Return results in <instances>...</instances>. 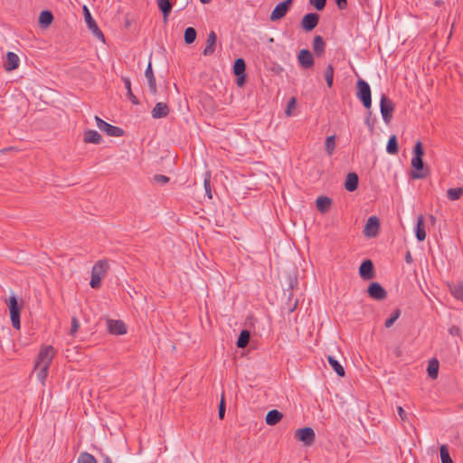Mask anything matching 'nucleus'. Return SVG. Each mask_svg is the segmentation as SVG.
Returning a JSON list of instances; mask_svg holds the SVG:
<instances>
[{
    "instance_id": "10",
    "label": "nucleus",
    "mask_w": 463,
    "mask_h": 463,
    "mask_svg": "<svg viewBox=\"0 0 463 463\" xmlns=\"http://www.w3.org/2000/svg\"><path fill=\"white\" fill-rule=\"evenodd\" d=\"M293 4V0H284L279 3L275 8L272 10L269 19L272 22L282 19L287 13L289 11L291 5Z\"/></svg>"
},
{
    "instance_id": "57",
    "label": "nucleus",
    "mask_w": 463,
    "mask_h": 463,
    "mask_svg": "<svg viewBox=\"0 0 463 463\" xmlns=\"http://www.w3.org/2000/svg\"><path fill=\"white\" fill-rule=\"evenodd\" d=\"M202 4H209L212 0H200Z\"/></svg>"
},
{
    "instance_id": "5",
    "label": "nucleus",
    "mask_w": 463,
    "mask_h": 463,
    "mask_svg": "<svg viewBox=\"0 0 463 463\" xmlns=\"http://www.w3.org/2000/svg\"><path fill=\"white\" fill-rule=\"evenodd\" d=\"M356 97L361 100L365 109L372 106V93L369 84L362 79L356 82Z\"/></svg>"
},
{
    "instance_id": "52",
    "label": "nucleus",
    "mask_w": 463,
    "mask_h": 463,
    "mask_svg": "<svg viewBox=\"0 0 463 463\" xmlns=\"http://www.w3.org/2000/svg\"><path fill=\"white\" fill-rule=\"evenodd\" d=\"M386 295V290L378 283V300L384 299Z\"/></svg>"
},
{
    "instance_id": "43",
    "label": "nucleus",
    "mask_w": 463,
    "mask_h": 463,
    "mask_svg": "<svg viewBox=\"0 0 463 463\" xmlns=\"http://www.w3.org/2000/svg\"><path fill=\"white\" fill-rule=\"evenodd\" d=\"M298 299H295L293 302H292V298H291V294L289 295L288 297V302L285 304V307L288 312L290 314V313H293L297 307H298Z\"/></svg>"
},
{
    "instance_id": "44",
    "label": "nucleus",
    "mask_w": 463,
    "mask_h": 463,
    "mask_svg": "<svg viewBox=\"0 0 463 463\" xmlns=\"http://www.w3.org/2000/svg\"><path fill=\"white\" fill-rule=\"evenodd\" d=\"M296 103H297V100H296V98H294V97H292L288 101L287 108H286V110H285L286 116H288V117L292 116V109H294L296 108Z\"/></svg>"
},
{
    "instance_id": "21",
    "label": "nucleus",
    "mask_w": 463,
    "mask_h": 463,
    "mask_svg": "<svg viewBox=\"0 0 463 463\" xmlns=\"http://www.w3.org/2000/svg\"><path fill=\"white\" fill-rule=\"evenodd\" d=\"M359 183L358 175L355 173H349L345 182V188L348 192H354L357 189Z\"/></svg>"
},
{
    "instance_id": "39",
    "label": "nucleus",
    "mask_w": 463,
    "mask_h": 463,
    "mask_svg": "<svg viewBox=\"0 0 463 463\" xmlns=\"http://www.w3.org/2000/svg\"><path fill=\"white\" fill-rule=\"evenodd\" d=\"M78 463H97L93 455L88 452H81L78 458Z\"/></svg>"
},
{
    "instance_id": "6",
    "label": "nucleus",
    "mask_w": 463,
    "mask_h": 463,
    "mask_svg": "<svg viewBox=\"0 0 463 463\" xmlns=\"http://www.w3.org/2000/svg\"><path fill=\"white\" fill-rule=\"evenodd\" d=\"M84 20L86 22L88 29L92 34L102 43H105V37L102 31L98 26L96 21L91 16V14L86 5L83 6Z\"/></svg>"
},
{
    "instance_id": "60",
    "label": "nucleus",
    "mask_w": 463,
    "mask_h": 463,
    "mask_svg": "<svg viewBox=\"0 0 463 463\" xmlns=\"http://www.w3.org/2000/svg\"><path fill=\"white\" fill-rule=\"evenodd\" d=\"M377 225H378V228H379V227H380V222H379V221H378V222H377Z\"/></svg>"
},
{
    "instance_id": "1",
    "label": "nucleus",
    "mask_w": 463,
    "mask_h": 463,
    "mask_svg": "<svg viewBox=\"0 0 463 463\" xmlns=\"http://www.w3.org/2000/svg\"><path fill=\"white\" fill-rule=\"evenodd\" d=\"M55 354L56 351L52 345L41 348L38 353L34 371L36 373L37 379L42 383V384H44L46 381L49 368Z\"/></svg>"
},
{
    "instance_id": "49",
    "label": "nucleus",
    "mask_w": 463,
    "mask_h": 463,
    "mask_svg": "<svg viewBox=\"0 0 463 463\" xmlns=\"http://www.w3.org/2000/svg\"><path fill=\"white\" fill-rule=\"evenodd\" d=\"M154 180L156 182V183H160V184H167L170 180V178L166 175H156L154 176Z\"/></svg>"
},
{
    "instance_id": "31",
    "label": "nucleus",
    "mask_w": 463,
    "mask_h": 463,
    "mask_svg": "<svg viewBox=\"0 0 463 463\" xmlns=\"http://www.w3.org/2000/svg\"><path fill=\"white\" fill-rule=\"evenodd\" d=\"M386 151L388 154H391V155H396L398 153L399 146H398V140H397V137L395 135H392L390 137L388 143H387Z\"/></svg>"
},
{
    "instance_id": "35",
    "label": "nucleus",
    "mask_w": 463,
    "mask_h": 463,
    "mask_svg": "<svg viewBox=\"0 0 463 463\" xmlns=\"http://www.w3.org/2000/svg\"><path fill=\"white\" fill-rule=\"evenodd\" d=\"M246 71V63L242 58H238L235 60L233 64V73L234 75L243 74Z\"/></svg>"
},
{
    "instance_id": "58",
    "label": "nucleus",
    "mask_w": 463,
    "mask_h": 463,
    "mask_svg": "<svg viewBox=\"0 0 463 463\" xmlns=\"http://www.w3.org/2000/svg\"><path fill=\"white\" fill-rule=\"evenodd\" d=\"M430 221H431L432 222H435V220H436V219H435V217H434L433 215H430Z\"/></svg>"
},
{
    "instance_id": "55",
    "label": "nucleus",
    "mask_w": 463,
    "mask_h": 463,
    "mask_svg": "<svg viewBox=\"0 0 463 463\" xmlns=\"http://www.w3.org/2000/svg\"><path fill=\"white\" fill-rule=\"evenodd\" d=\"M412 260H412L411 254V252L408 250V251L406 252V254H405V261H406L407 263H409V264H410V263H411V262H412Z\"/></svg>"
},
{
    "instance_id": "4",
    "label": "nucleus",
    "mask_w": 463,
    "mask_h": 463,
    "mask_svg": "<svg viewBox=\"0 0 463 463\" xmlns=\"http://www.w3.org/2000/svg\"><path fill=\"white\" fill-rule=\"evenodd\" d=\"M6 304L9 308L10 318H11V323H12L13 327L15 329H20V327H21L20 317H21V310L23 307V301H21L19 303L17 298L13 295L8 298V300L6 301Z\"/></svg>"
},
{
    "instance_id": "48",
    "label": "nucleus",
    "mask_w": 463,
    "mask_h": 463,
    "mask_svg": "<svg viewBox=\"0 0 463 463\" xmlns=\"http://www.w3.org/2000/svg\"><path fill=\"white\" fill-rule=\"evenodd\" d=\"M80 327V322L76 317L71 319V335H74Z\"/></svg>"
},
{
    "instance_id": "16",
    "label": "nucleus",
    "mask_w": 463,
    "mask_h": 463,
    "mask_svg": "<svg viewBox=\"0 0 463 463\" xmlns=\"http://www.w3.org/2000/svg\"><path fill=\"white\" fill-rule=\"evenodd\" d=\"M169 108L166 103L157 102L151 111L153 118H163L168 116Z\"/></svg>"
},
{
    "instance_id": "29",
    "label": "nucleus",
    "mask_w": 463,
    "mask_h": 463,
    "mask_svg": "<svg viewBox=\"0 0 463 463\" xmlns=\"http://www.w3.org/2000/svg\"><path fill=\"white\" fill-rule=\"evenodd\" d=\"M313 49L317 56H320L325 52V42L320 35H316L313 41Z\"/></svg>"
},
{
    "instance_id": "37",
    "label": "nucleus",
    "mask_w": 463,
    "mask_h": 463,
    "mask_svg": "<svg viewBox=\"0 0 463 463\" xmlns=\"http://www.w3.org/2000/svg\"><path fill=\"white\" fill-rule=\"evenodd\" d=\"M325 79L326 81V85L328 88L333 86L334 80V67L331 64H328L324 72Z\"/></svg>"
},
{
    "instance_id": "25",
    "label": "nucleus",
    "mask_w": 463,
    "mask_h": 463,
    "mask_svg": "<svg viewBox=\"0 0 463 463\" xmlns=\"http://www.w3.org/2000/svg\"><path fill=\"white\" fill-rule=\"evenodd\" d=\"M439 363L436 358H432L429 361L427 372L430 379L435 380L438 378Z\"/></svg>"
},
{
    "instance_id": "7",
    "label": "nucleus",
    "mask_w": 463,
    "mask_h": 463,
    "mask_svg": "<svg viewBox=\"0 0 463 463\" xmlns=\"http://www.w3.org/2000/svg\"><path fill=\"white\" fill-rule=\"evenodd\" d=\"M95 121L97 127L109 137H119L125 133L121 128L110 125L98 116H95Z\"/></svg>"
},
{
    "instance_id": "54",
    "label": "nucleus",
    "mask_w": 463,
    "mask_h": 463,
    "mask_svg": "<svg viewBox=\"0 0 463 463\" xmlns=\"http://www.w3.org/2000/svg\"><path fill=\"white\" fill-rule=\"evenodd\" d=\"M397 411H398V414H399L401 420L402 421H405L407 420V413H406V411L401 406L398 407Z\"/></svg>"
},
{
    "instance_id": "8",
    "label": "nucleus",
    "mask_w": 463,
    "mask_h": 463,
    "mask_svg": "<svg viewBox=\"0 0 463 463\" xmlns=\"http://www.w3.org/2000/svg\"><path fill=\"white\" fill-rule=\"evenodd\" d=\"M394 110V103L392 99L387 98L385 95H382L380 99V111L383 121L389 124L392 118V113Z\"/></svg>"
},
{
    "instance_id": "2",
    "label": "nucleus",
    "mask_w": 463,
    "mask_h": 463,
    "mask_svg": "<svg viewBox=\"0 0 463 463\" xmlns=\"http://www.w3.org/2000/svg\"><path fill=\"white\" fill-rule=\"evenodd\" d=\"M412 158H411V169L410 172V176L411 179H424L430 175V169L425 165L423 162L424 156V149L422 143L420 141H417L412 149Z\"/></svg>"
},
{
    "instance_id": "17",
    "label": "nucleus",
    "mask_w": 463,
    "mask_h": 463,
    "mask_svg": "<svg viewBox=\"0 0 463 463\" xmlns=\"http://www.w3.org/2000/svg\"><path fill=\"white\" fill-rule=\"evenodd\" d=\"M145 76H146V78L147 80L150 92L153 95H156V92H157V88H156V78H155V75H154V72H153L151 61L148 62V65H147V67H146V69L145 71Z\"/></svg>"
},
{
    "instance_id": "18",
    "label": "nucleus",
    "mask_w": 463,
    "mask_h": 463,
    "mask_svg": "<svg viewBox=\"0 0 463 463\" xmlns=\"http://www.w3.org/2000/svg\"><path fill=\"white\" fill-rule=\"evenodd\" d=\"M216 40H217L216 33L213 31H211L207 36L206 47L203 51V54L204 56H210L214 52Z\"/></svg>"
},
{
    "instance_id": "27",
    "label": "nucleus",
    "mask_w": 463,
    "mask_h": 463,
    "mask_svg": "<svg viewBox=\"0 0 463 463\" xmlns=\"http://www.w3.org/2000/svg\"><path fill=\"white\" fill-rule=\"evenodd\" d=\"M122 81L124 82L125 88L127 90V96L128 99L134 104L137 105L139 104L138 99L133 94L131 90V81L130 79L128 77H122Z\"/></svg>"
},
{
    "instance_id": "56",
    "label": "nucleus",
    "mask_w": 463,
    "mask_h": 463,
    "mask_svg": "<svg viewBox=\"0 0 463 463\" xmlns=\"http://www.w3.org/2000/svg\"><path fill=\"white\" fill-rule=\"evenodd\" d=\"M102 463H112L111 459L106 456L102 461Z\"/></svg>"
},
{
    "instance_id": "15",
    "label": "nucleus",
    "mask_w": 463,
    "mask_h": 463,
    "mask_svg": "<svg viewBox=\"0 0 463 463\" xmlns=\"http://www.w3.org/2000/svg\"><path fill=\"white\" fill-rule=\"evenodd\" d=\"M19 57L13 52L6 53V61L4 63V68L6 71H12L19 67Z\"/></svg>"
},
{
    "instance_id": "45",
    "label": "nucleus",
    "mask_w": 463,
    "mask_h": 463,
    "mask_svg": "<svg viewBox=\"0 0 463 463\" xmlns=\"http://www.w3.org/2000/svg\"><path fill=\"white\" fill-rule=\"evenodd\" d=\"M225 411H226V404H225L224 395L222 394L220 403H219V408H218V416L221 420H222L224 418Z\"/></svg>"
},
{
    "instance_id": "50",
    "label": "nucleus",
    "mask_w": 463,
    "mask_h": 463,
    "mask_svg": "<svg viewBox=\"0 0 463 463\" xmlns=\"http://www.w3.org/2000/svg\"><path fill=\"white\" fill-rule=\"evenodd\" d=\"M236 83L239 87H242L246 82V73L235 75Z\"/></svg>"
},
{
    "instance_id": "19",
    "label": "nucleus",
    "mask_w": 463,
    "mask_h": 463,
    "mask_svg": "<svg viewBox=\"0 0 463 463\" xmlns=\"http://www.w3.org/2000/svg\"><path fill=\"white\" fill-rule=\"evenodd\" d=\"M415 235L419 241H423L426 239L425 222L422 214L417 218Z\"/></svg>"
},
{
    "instance_id": "22",
    "label": "nucleus",
    "mask_w": 463,
    "mask_h": 463,
    "mask_svg": "<svg viewBox=\"0 0 463 463\" xmlns=\"http://www.w3.org/2000/svg\"><path fill=\"white\" fill-rule=\"evenodd\" d=\"M332 204V200L327 196H319L316 201L317 210L322 213H327Z\"/></svg>"
},
{
    "instance_id": "14",
    "label": "nucleus",
    "mask_w": 463,
    "mask_h": 463,
    "mask_svg": "<svg viewBox=\"0 0 463 463\" xmlns=\"http://www.w3.org/2000/svg\"><path fill=\"white\" fill-rule=\"evenodd\" d=\"M108 329L112 335H121L127 333V326L122 320H108Z\"/></svg>"
},
{
    "instance_id": "30",
    "label": "nucleus",
    "mask_w": 463,
    "mask_h": 463,
    "mask_svg": "<svg viewBox=\"0 0 463 463\" xmlns=\"http://www.w3.org/2000/svg\"><path fill=\"white\" fill-rule=\"evenodd\" d=\"M250 338V333L249 330H241L236 342V345L239 348H244L248 345Z\"/></svg>"
},
{
    "instance_id": "13",
    "label": "nucleus",
    "mask_w": 463,
    "mask_h": 463,
    "mask_svg": "<svg viewBox=\"0 0 463 463\" xmlns=\"http://www.w3.org/2000/svg\"><path fill=\"white\" fill-rule=\"evenodd\" d=\"M298 60L300 66L307 70L310 69L314 65V58L310 51L307 49H302L298 55Z\"/></svg>"
},
{
    "instance_id": "53",
    "label": "nucleus",
    "mask_w": 463,
    "mask_h": 463,
    "mask_svg": "<svg viewBox=\"0 0 463 463\" xmlns=\"http://www.w3.org/2000/svg\"><path fill=\"white\" fill-rule=\"evenodd\" d=\"M335 4L340 10H345L347 7V0H335Z\"/></svg>"
},
{
    "instance_id": "38",
    "label": "nucleus",
    "mask_w": 463,
    "mask_h": 463,
    "mask_svg": "<svg viewBox=\"0 0 463 463\" xmlns=\"http://www.w3.org/2000/svg\"><path fill=\"white\" fill-rule=\"evenodd\" d=\"M450 292L457 299L463 301V281L451 288Z\"/></svg>"
},
{
    "instance_id": "46",
    "label": "nucleus",
    "mask_w": 463,
    "mask_h": 463,
    "mask_svg": "<svg viewBox=\"0 0 463 463\" xmlns=\"http://www.w3.org/2000/svg\"><path fill=\"white\" fill-rule=\"evenodd\" d=\"M309 3L317 10L322 11L326 5V0H309Z\"/></svg>"
},
{
    "instance_id": "41",
    "label": "nucleus",
    "mask_w": 463,
    "mask_h": 463,
    "mask_svg": "<svg viewBox=\"0 0 463 463\" xmlns=\"http://www.w3.org/2000/svg\"><path fill=\"white\" fill-rule=\"evenodd\" d=\"M440 458L442 463H453L446 445L440 447Z\"/></svg>"
},
{
    "instance_id": "42",
    "label": "nucleus",
    "mask_w": 463,
    "mask_h": 463,
    "mask_svg": "<svg viewBox=\"0 0 463 463\" xmlns=\"http://www.w3.org/2000/svg\"><path fill=\"white\" fill-rule=\"evenodd\" d=\"M203 186L205 189V194L208 196V198L212 199V191H211V175L210 173H206L204 180H203Z\"/></svg>"
},
{
    "instance_id": "3",
    "label": "nucleus",
    "mask_w": 463,
    "mask_h": 463,
    "mask_svg": "<svg viewBox=\"0 0 463 463\" xmlns=\"http://www.w3.org/2000/svg\"><path fill=\"white\" fill-rule=\"evenodd\" d=\"M109 269V263L106 260H100L92 267L90 286L98 288L101 279L106 276Z\"/></svg>"
},
{
    "instance_id": "33",
    "label": "nucleus",
    "mask_w": 463,
    "mask_h": 463,
    "mask_svg": "<svg viewBox=\"0 0 463 463\" xmlns=\"http://www.w3.org/2000/svg\"><path fill=\"white\" fill-rule=\"evenodd\" d=\"M402 311L400 308L396 307L395 309H393L390 317L385 320L384 326L386 328L392 327L396 322V320L400 317Z\"/></svg>"
},
{
    "instance_id": "51",
    "label": "nucleus",
    "mask_w": 463,
    "mask_h": 463,
    "mask_svg": "<svg viewBox=\"0 0 463 463\" xmlns=\"http://www.w3.org/2000/svg\"><path fill=\"white\" fill-rule=\"evenodd\" d=\"M449 333L453 336H460L461 330L458 326H452L449 328Z\"/></svg>"
},
{
    "instance_id": "28",
    "label": "nucleus",
    "mask_w": 463,
    "mask_h": 463,
    "mask_svg": "<svg viewBox=\"0 0 463 463\" xmlns=\"http://www.w3.org/2000/svg\"><path fill=\"white\" fill-rule=\"evenodd\" d=\"M327 361H328L329 365L332 367V369L336 373V374L338 376H340V377L345 376V373L344 367L340 364V363L335 357H333L332 355H328Z\"/></svg>"
},
{
    "instance_id": "9",
    "label": "nucleus",
    "mask_w": 463,
    "mask_h": 463,
    "mask_svg": "<svg viewBox=\"0 0 463 463\" xmlns=\"http://www.w3.org/2000/svg\"><path fill=\"white\" fill-rule=\"evenodd\" d=\"M315 431L311 427H304L295 431V439L305 446H311L315 441Z\"/></svg>"
},
{
    "instance_id": "34",
    "label": "nucleus",
    "mask_w": 463,
    "mask_h": 463,
    "mask_svg": "<svg viewBox=\"0 0 463 463\" xmlns=\"http://www.w3.org/2000/svg\"><path fill=\"white\" fill-rule=\"evenodd\" d=\"M196 35H197V33L194 27H187L184 30V43L186 44H192L195 41Z\"/></svg>"
},
{
    "instance_id": "59",
    "label": "nucleus",
    "mask_w": 463,
    "mask_h": 463,
    "mask_svg": "<svg viewBox=\"0 0 463 463\" xmlns=\"http://www.w3.org/2000/svg\"><path fill=\"white\" fill-rule=\"evenodd\" d=\"M367 123H368V126H369V128H370L371 131H373V125H371V124L369 123V119H367Z\"/></svg>"
},
{
    "instance_id": "26",
    "label": "nucleus",
    "mask_w": 463,
    "mask_h": 463,
    "mask_svg": "<svg viewBox=\"0 0 463 463\" xmlns=\"http://www.w3.org/2000/svg\"><path fill=\"white\" fill-rule=\"evenodd\" d=\"M53 21V15L51 11L43 10L39 15V24L43 28L48 27Z\"/></svg>"
},
{
    "instance_id": "24",
    "label": "nucleus",
    "mask_w": 463,
    "mask_h": 463,
    "mask_svg": "<svg viewBox=\"0 0 463 463\" xmlns=\"http://www.w3.org/2000/svg\"><path fill=\"white\" fill-rule=\"evenodd\" d=\"M102 141L101 135L96 130H87L84 134V142L85 143H92V144H99Z\"/></svg>"
},
{
    "instance_id": "47",
    "label": "nucleus",
    "mask_w": 463,
    "mask_h": 463,
    "mask_svg": "<svg viewBox=\"0 0 463 463\" xmlns=\"http://www.w3.org/2000/svg\"><path fill=\"white\" fill-rule=\"evenodd\" d=\"M367 292L372 298L376 299V281L370 283Z\"/></svg>"
},
{
    "instance_id": "20",
    "label": "nucleus",
    "mask_w": 463,
    "mask_h": 463,
    "mask_svg": "<svg viewBox=\"0 0 463 463\" xmlns=\"http://www.w3.org/2000/svg\"><path fill=\"white\" fill-rule=\"evenodd\" d=\"M364 233L369 238L376 237V215L369 217L367 223L365 224Z\"/></svg>"
},
{
    "instance_id": "36",
    "label": "nucleus",
    "mask_w": 463,
    "mask_h": 463,
    "mask_svg": "<svg viewBox=\"0 0 463 463\" xmlns=\"http://www.w3.org/2000/svg\"><path fill=\"white\" fill-rule=\"evenodd\" d=\"M462 194H463L462 187L449 188L447 191V196L450 201L458 200L462 196Z\"/></svg>"
},
{
    "instance_id": "32",
    "label": "nucleus",
    "mask_w": 463,
    "mask_h": 463,
    "mask_svg": "<svg viewBox=\"0 0 463 463\" xmlns=\"http://www.w3.org/2000/svg\"><path fill=\"white\" fill-rule=\"evenodd\" d=\"M157 5L164 17L166 18L172 10V4L170 0H157Z\"/></svg>"
},
{
    "instance_id": "12",
    "label": "nucleus",
    "mask_w": 463,
    "mask_h": 463,
    "mask_svg": "<svg viewBox=\"0 0 463 463\" xmlns=\"http://www.w3.org/2000/svg\"><path fill=\"white\" fill-rule=\"evenodd\" d=\"M319 22V14L317 13H308L302 17L301 27L306 32L314 30Z\"/></svg>"
},
{
    "instance_id": "40",
    "label": "nucleus",
    "mask_w": 463,
    "mask_h": 463,
    "mask_svg": "<svg viewBox=\"0 0 463 463\" xmlns=\"http://www.w3.org/2000/svg\"><path fill=\"white\" fill-rule=\"evenodd\" d=\"M335 147V136L327 137L326 139V153L331 156L333 155Z\"/></svg>"
},
{
    "instance_id": "11",
    "label": "nucleus",
    "mask_w": 463,
    "mask_h": 463,
    "mask_svg": "<svg viewBox=\"0 0 463 463\" xmlns=\"http://www.w3.org/2000/svg\"><path fill=\"white\" fill-rule=\"evenodd\" d=\"M374 265L371 260H364L359 267V276L363 280H370L374 278Z\"/></svg>"
},
{
    "instance_id": "23",
    "label": "nucleus",
    "mask_w": 463,
    "mask_h": 463,
    "mask_svg": "<svg viewBox=\"0 0 463 463\" xmlns=\"http://www.w3.org/2000/svg\"><path fill=\"white\" fill-rule=\"evenodd\" d=\"M283 417V414L278 410L274 409L268 411L265 420L268 425H276Z\"/></svg>"
}]
</instances>
